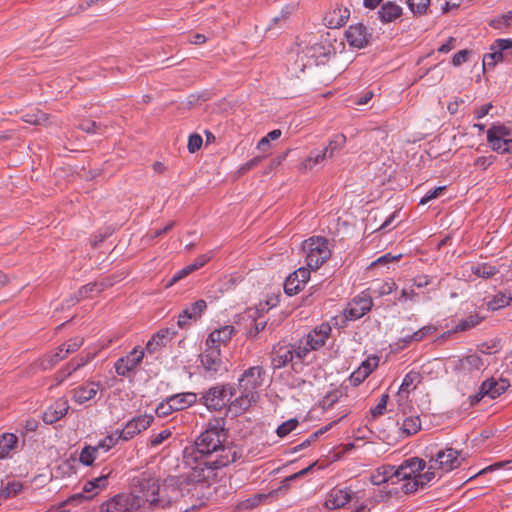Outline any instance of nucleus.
Masks as SVG:
<instances>
[{"label": "nucleus", "mask_w": 512, "mask_h": 512, "mask_svg": "<svg viewBox=\"0 0 512 512\" xmlns=\"http://www.w3.org/2000/svg\"><path fill=\"white\" fill-rule=\"evenodd\" d=\"M234 332V327L230 325L215 329L208 335L205 345L220 348L222 344H226L232 338Z\"/></svg>", "instance_id": "nucleus-21"}, {"label": "nucleus", "mask_w": 512, "mask_h": 512, "mask_svg": "<svg viewBox=\"0 0 512 512\" xmlns=\"http://www.w3.org/2000/svg\"><path fill=\"white\" fill-rule=\"evenodd\" d=\"M482 320V317H480L477 313L470 314L464 319H461L458 324L455 326L454 331L455 332H463L466 330H469L475 326H477Z\"/></svg>", "instance_id": "nucleus-41"}, {"label": "nucleus", "mask_w": 512, "mask_h": 512, "mask_svg": "<svg viewBox=\"0 0 512 512\" xmlns=\"http://www.w3.org/2000/svg\"><path fill=\"white\" fill-rule=\"evenodd\" d=\"M144 357V350L138 347L133 348L126 356L119 358L115 364V372L119 376L126 377L132 372L137 366L140 365Z\"/></svg>", "instance_id": "nucleus-15"}, {"label": "nucleus", "mask_w": 512, "mask_h": 512, "mask_svg": "<svg viewBox=\"0 0 512 512\" xmlns=\"http://www.w3.org/2000/svg\"><path fill=\"white\" fill-rule=\"evenodd\" d=\"M511 302V293L506 294L504 292H498L493 296V298L488 302L487 305L490 310H499L509 306Z\"/></svg>", "instance_id": "nucleus-35"}, {"label": "nucleus", "mask_w": 512, "mask_h": 512, "mask_svg": "<svg viewBox=\"0 0 512 512\" xmlns=\"http://www.w3.org/2000/svg\"><path fill=\"white\" fill-rule=\"evenodd\" d=\"M473 275L482 279H490L499 273V268L491 263H476L469 266Z\"/></svg>", "instance_id": "nucleus-30"}, {"label": "nucleus", "mask_w": 512, "mask_h": 512, "mask_svg": "<svg viewBox=\"0 0 512 512\" xmlns=\"http://www.w3.org/2000/svg\"><path fill=\"white\" fill-rule=\"evenodd\" d=\"M512 22V11L507 12L506 14H503L502 16L498 17L497 19H494L491 22V25L494 28H501L502 26H508Z\"/></svg>", "instance_id": "nucleus-62"}, {"label": "nucleus", "mask_w": 512, "mask_h": 512, "mask_svg": "<svg viewBox=\"0 0 512 512\" xmlns=\"http://www.w3.org/2000/svg\"><path fill=\"white\" fill-rule=\"evenodd\" d=\"M100 386V382H89L83 384L72 390V398L76 403L84 404L97 395Z\"/></svg>", "instance_id": "nucleus-20"}, {"label": "nucleus", "mask_w": 512, "mask_h": 512, "mask_svg": "<svg viewBox=\"0 0 512 512\" xmlns=\"http://www.w3.org/2000/svg\"><path fill=\"white\" fill-rule=\"evenodd\" d=\"M178 496L177 488L160 487L159 480L145 471L132 479L130 493L110 498L101 505V512H148L169 507Z\"/></svg>", "instance_id": "nucleus-1"}, {"label": "nucleus", "mask_w": 512, "mask_h": 512, "mask_svg": "<svg viewBox=\"0 0 512 512\" xmlns=\"http://www.w3.org/2000/svg\"><path fill=\"white\" fill-rule=\"evenodd\" d=\"M349 16L350 10L347 7L337 6L329 11L324 19L329 28H339L347 22Z\"/></svg>", "instance_id": "nucleus-25"}, {"label": "nucleus", "mask_w": 512, "mask_h": 512, "mask_svg": "<svg viewBox=\"0 0 512 512\" xmlns=\"http://www.w3.org/2000/svg\"><path fill=\"white\" fill-rule=\"evenodd\" d=\"M373 306L369 292L363 291L348 304L345 309V316L350 320H357L367 314Z\"/></svg>", "instance_id": "nucleus-14"}, {"label": "nucleus", "mask_w": 512, "mask_h": 512, "mask_svg": "<svg viewBox=\"0 0 512 512\" xmlns=\"http://www.w3.org/2000/svg\"><path fill=\"white\" fill-rule=\"evenodd\" d=\"M59 361V357H57L55 354H46L43 356V358L40 359V367L43 370H47L52 368L54 365H56Z\"/></svg>", "instance_id": "nucleus-57"}, {"label": "nucleus", "mask_w": 512, "mask_h": 512, "mask_svg": "<svg viewBox=\"0 0 512 512\" xmlns=\"http://www.w3.org/2000/svg\"><path fill=\"white\" fill-rule=\"evenodd\" d=\"M394 290H396V283L390 279L373 284L366 292H369L371 297H382L391 294Z\"/></svg>", "instance_id": "nucleus-32"}, {"label": "nucleus", "mask_w": 512, "mask_h": 512, "mask_svg": "<svg viewBox=\"0 0 512 512\" xmlns=\"http://www.w3.org/2000/svg\"><path fill=\"white\" fill-rule=\"evenodd\" d=\"M84 343V338L82 337H74L69 339L66 343H64L66 354L73 353L77 351Z\"/></svg>", "instance_id": "nucleus-55"}, {"label": "nucleus", "mask_w": 512, "mask_h": 512, "mask_svg": "<svg viewBox=\"0 0 512 512\" xmlns=\"http://www.w3.org/2000/svg\"><path fill=\"white\" fill-rule=\"evenodd\" d=\"M352 500V492L348 488L334 487L329 491L325 499V507L335 510L344 507Z\"/></svg>", "instance_id": "nucleus-19"}, {"label": "nucleus", "mask_w": 512, "mask_h": 512, "mask_svg": "<svg viewBox=\"0 0 512 512\" xmlns=\"http://www.w3.org/2000/svg\"><path fill=\"white\" fill-rule=\"evenodd\" d=\"M326 158L328 157L323 149H313L310 151L307 158L300 163L299 169L301 171L312 170L316 165L321 164Z\"/></svg>", "instance_id": "nucleus-31"}, {"label": "nucleus", "mask_w": 512, "mask_h": 512, "mask_svg": "<svg viewBox=\"0 0 512 512\" xmlns=\"http://www.w3.org/2000/svg\"><path fill=\"white\" fill-rule=\"evenodd\" d=\"M397 476L399 483L402 482L400 489L405 494L415 493L434 480V472L428 470L426 461L418 457L404 460L397 467Z\"/></svg>", "instance_id": "nucleus-4"}, {"label": "nucleus", "mask_w": 512, "mask_h": 512, "mask_svg": "<svg viewBox=\"0 0 512 512\" xmlns=\"http://www.w3.org/2000/svg\"><path fill=\"white\" fill-rule=\"evenodd\" d=\"M107 286H108V284H106L104 282L88 283V284L82 286L77 291V293L74 295V297H72L70 299L69 302L71 305H74L75 303H77L85 298L92 297L94 294L101 293Z\"/></svg>", "instance_id": "nucleus-27"}, {"label": "nucleus", "mask_w": 512, "mask_h": 512, "mask_svg": "<svg viewBox=\"0 0 512 512\" xmlns=\"http://www.w3.org/2000/svg\"><path fill=\"white\" fill-rule=\"evenodd\" d=\"M437 331V328L434 325H426L420 328L419 330L411 333V339L416 340L417 342L423 341L428 336L434 334Z\"/></svg>", "instance_id": "nucleus-50"}, {"label": "nucleus", "mask_w": 512, "mask_h": 512, "mask_svg": "<svg viewBox=\"0 0 512 512\" xmlns=\"http://www.w3.org/2000/svg\"><path fill=\"white\" fill-rule=\"evenodd\" d=\"M306 359V349L300 347L299 343L280 342L273 347L271 361L276 369L291 364L294 370L301 367Z\"/></svg>", "instance_id": "nucleus-6"}, {"label": "nucleus", "mask_w": 512, "mask_h": 512, "mask_svg": "<svg viewBox=\"0 0 512 512\" xmlns=\"http://www.w3.org/2000/svg\"><path fill=\"white\" fill-rule=\"evenodd\" d=\"M207 308V303L203 299H199L189 306L185 307L178 315L177 325L179 328H187L192 321H197Z\"/></svg>", "instance_id": "nucleus-16"}, {"label": "nucleus", "mask_w": 512, "mask_h": 512, "mask_svg": "<svg viewBox=\"0 0 512 512\" xmlns=\"http://www.w3.org/2000/svg\"><path fill=\"white\" fill-rule=\"evenodd\" d=\"M510 387L509 380L499 377H491L483 381L477 393L468 397L469 405L476 406L485 397L496 399L505 393Z\"/></svg>", "instance_id": "nucleus-9"}, {"label": "nucleus", "mask_w": 512, "mask_h": 512, "mask_svg": "<svg viewBox=\"0 0 512 512\" xmlns=\"http://www.w3.org/2000/svg\"><path fill=\"white\" fill-rule=\"evenodd\" d=\"M234 396V387L227 384L222 386H213L201 394L198 402L204 405L210 411H220L231 404Z\"/></svg>", "instance_id": "nucleus-8"}, {"label": "nucleus", "mask_w": 512, "mask_h": 512, "mask_svg": "<svg viewBox=\"0 0 512 512\" xmlns=\"http://www.w3.org/2000/svg\"><path fill=\"white\" fill-rule=\"evenodd\" d=\"M461 453L450 447L438 448L436 446L427 447L424 450V456L428 460V470L434 472V479L440 478L442 473H448L461 465Z\"/></svg>", "instance_id": "nucleus-5"}, {"label": "nucleus", "mask_w": 512, "mask_h": 512, "mask_svg": "<svg viewBox=\"0 0 512 512\" xmlns=\"http://www.w3.org/2000/svg\"><path fill=\"white\" fill-rule=\"evenodd\" d=\"M310 271L308 267H300L291 273L284 283V291L287 295L293 296L303 289L304 285L310 279Z\"/></svg>", "instance_id": "nucleus-17"}, {"label": "nucleus", "mask_w": 512, "mask_h": 512, "mask_svg": "<svg viewBox=\"0 0 512 512\" xmlns=\"http://www.w3.org/2000/svg\"><path fill=\"white\" fill-rule=\"evenodd\" d=\"M420 381V373L416 371H410L404 376L399 390L403 392H409L411 389H415Z\"/></svg>", "instance_id": "nucleus-40"}, {"label": "nucleus", "mask_w": 512, "mask_h": 512, "mask_svg": "<svg viewBox=\"0 0 512 512\" xmlns=\"http://www.w3.org/2000/svg\"><path fill=\"white\" fill-rule=\"evenodd\" d=\"M227 434L219 420L209 423L197 437L195 448L202 458L201 464L207 469L218 470L236 462L241 457L240 449L225 444Z\"/></svg>", "instance_id": "nucleus-2"}, {"label": "nucleus", "mask_w": 512, "mask_h": 512, "mask_svg": "<svg viewBox=\"0 0 512 512\" xmlns=\"http://www.w3.org/2000/svg\"><path fill=\"white\" fill-rule=\"evenodd\" d=\"M110 473H111V470H108L107 468H105L103 470V473L100 476L94 478L91 481H88L85 484L84 490L86 492H91L95 488H104V487H106V485L108 483V477H109Z\"/></svg>", "instance_id": "nucleus-42"}, {"label": "nucleus", "mask_w": 512, "mask_h": 512, "mask_svg": "<svg viewBox=\"0 0 512 512\" xmlns=\"http://www.w3.org/2000/svg\"><path fill=\"white\" fill-rule=\"evenodd\" d=\"M18 437L13 433H3L0 435V459H6L11 456V452L17 448Z\"/></svg>", "instance_id": "nucleus-29"}, {"label": "nucleus", "mask_w": 512, "mask_h": 512, "mask_svg": "<svg viewBox=\"0 0 512 512\" xmlns=\"http://www.w3.org/2000/svg\"><path fill=\"white\" fill-rule=\"evenodd\" d=\"M487 367V363L477 353L469 354L453 361V370L458 377H476Z\"/></svg>", "instance_id": "nucleus-10"}, {"label": "nucleus", "mask_w": 512, "mask_h": 512, "mask_svg": "<svg viewBox=\"0 0 512 512\" xmlns=\"http://www.w3.org/2000/svg\"><path fill=\"white\" fill-rule=\"evenodd\" d=\"M421 429V421L418 416H409L406 417L402 425L400 427V435L403 437H408L416 434Z\"/></svg>", "instance_id": "nucleus-33"}, {"label": "nucleus", "mask_w": 512, "mask_h": 512, "mask_svg": "<svg viewBox=\"0 0 512 512\" xmlns=\"http://www.w3.org/2000/svg\"><path fill=\"white\" fill-rule=\"evenodd\" d=\"M332 328L328 323H322L301 338L298 343L306 349V357L313 350L323 347L330 337Z\"/></svg>", "instance_id": "nucleus-11"}, {"label": "nucleus", "mask_w": 512, "mask_h": 512, "mask_svg": "<svg viewBox=\"0 0 512 512\" xmlns=\"http://www.w3.org/2000/svg\"><path fill=\"white\" fill-rule=\"evenodd\" d=\"M511 131L504 125H493L487 131V141L493 138L510 139Z\"/></svg>", "instance_id": "nucleus-45"}, {"label": "nucleus", "mask_w": 512, "mask_h": 512, "mask_svg": "<svg viewBox=\"0 0 512 512\" xmlns=\"http://www.w3.org/2000/svg\"><path fill=\"white\" fill-rule=\"evenodd\" d=\"M22 119L29 124L42 125L47 122L48 116L41 110L31 109L22 116Z\"/></svg>", "instance_id": "nucleus-39"}, {"label": "nucleus", "mask_w": 512, "mask_h": 512, "mask_svg": "<svg viewBox=\"0 0 512 512\" xmlns=\"http://www.w3.org/2000/svg\"><path fill=\"white\" fill-rule=\"evenodd\" d=\"M401 14L402 8L390 1L384 3L378 11L379 18L383 23H390L399 18Z\"/></svg>", "instance_id": "nucleus-28"}, {"label": "nucleus", "mask_w": 512, "mask_h": 512, "mask_svg": "<svg viewBox=\"0 0 512 512\" xmlns=\"http://www.w3.org/2000/svg\"><path fill=\"white\" fill-rule=\"evenodd\" d=\"M69 410L67 400L60 399L49 407L43 415V421L47 424H53L63 418Z\"/></svg>", "instance_id": "nucleus-24"}, {"label": "nucleus", "mask_w": 512, "mask_h": 512, "mask_svg": "<svg viewBox=\"0 0 512 512\" xmlns=\"http://www.w3.org/2000/svg\"><path fill=\"white\" fill-rule=\"evenodd\" d=\"M93 358H94V354H92V353H85V354L79 355L78 357L72 359L68 363L70 371H73V372L77 371L81 367L88 364Z\"/></svg>", "instance_id": "nucleus-46"}, {"label": "nucleus", "mask_w": 512, "mask_h": 512, "mask_svg": "<svg viewBox=\"0 0 512 512\" xmlns=\"http://www.w3.org/2000/svg\"><path fill=\"white\" fill-rule=\"evenodd\" d=\"M388 399H389L388 394L384 393L381 395L377 405L370 409V412H371V415L373 416V418H378L385 413Z\"/></svg>", "instance_id": "nucleus-51"}, {"label": "nucleus", "mask_w": 512, "mask_h": 512, "mask_svg": "<svg viewBox=\"0 0 512 512\" xmlns=\"http://www.w3.org/2000/svg\"><path fill=\"white\" fill-rule=\"evenodd\" d=\"M445 186L435 187L431 190H429L420 200V204L424 205L428 203L429 201L439 197L441 193L445 190Z\"/></svg>", "instance_id": "nucleus-61"}, {"label": "nucleus", "mask_w": 512, "mask_h": 512, "mask_svg": "<svg viewBox=\"0 0 512 512\" xmlns=\"http://www.w3.org/2000/svg\"><path fill=\"white\" fill-rule=\"evenodd\" d=\"M340 392L338 390L327 393L320 402L323 409H330L339 399Z\"/></svg>", "instance_id": "nucleus-54"}, {"label": "nucleus", "mask_w": 512, "mask_h": 512, "mask_svg": "<svg viewBox=\"0 0 512 512\" xmlns=\"http://www.w3.org/2000/svg\"><path fill=\"white\" fill-rule=\"evenodd\" d=\"M168 397L176 412L188 409L198 402V395L194 392L176 393Z\"/></svg>", "instance_id": "nucleus-26"}, {"label": "nucleus", "mask_w": 512, "mask_h": 512, "mask_svg": "<svg viewBox=\"0 0 512 512\" xmlns=\"http://www.w3.org/2000/svg\"><path fill=\"white\" fill-rule=\"evenodd\" d=\"M298 424L299 422L296 418L289 419L278 426L276 433L279 437L283 438L287 436L290 432L295 430Z\"/></svg>", "instance_id": "nucleus-49"}, {"label": "nucleus", "mask_w": 512, "mask_h": 512, "mask_svg": "<svg viewBox=\"0 0 512 512\" xmlns=\"http://www.w3.org/2000/svg\"><path fill=\"white\" fill-rule=\"evenodd\" d=\"M171 431L169 429H164L155 436H153L149 442V446L151 448H155L161 445L165 440H167L171 436Z\"/></svg>", "instance_id": "nucleus-56"}, {"label": "nucleus", "mask_w": 512, "mask_h": 512, "mask_svg": "<svg viewBox=\"0 0 512 512\" xmlns=\"http://www.w3.org/2000/svg\"><path fill=\"white\" fill-rule=\"evenodd\" d=\"M176 412L169 397L162 400L156 407L155 413L160 418H165Z\"/></svg>", "instance_id": "nucleus-47"}, {"label": "nucleus", "mask_w": 512, "mask_h": 512, "mask_svg": "<svg viewBox=\"0 0 512 512\" xmlns=\"http://www.w3.org/2000/svg\"><path fill=\"white\" fill-rule=\"evenodd\" d=\"M345 38L351 47L361 49L369 43L371 33L362 23H357L349 26L345 32Z\"/></svg>", "instance_id": "nucleus-18"}, {"label": "nucleus", "mask_w": 512, "mask_h": 512, "mask_svg": "<svg viewBox=\"0 0 512 512\" xmlns=\"http://www.w3.org/2000/svg\"><path fill=\"white\" fill-rule=\"evenodd\" d=\"M213 256H214L213 251H209L205 254L198 256L191 264H189L190 270L195 271V270H198L199 268L203 267L206 263H208L213 258Z\"/></svg>", "instance_id": "nucleus-53"}, {"label": "nucleus", "mask_w": 512, "mask_h": 512, "mask_svg": "<svg viewBox=\"0 0 512 512\" xmlns=\"http://www.w3.org/2000/svg\"><path fill=\"white\" fill-rule=\"evenodd\" d=\"M378 366V358H368L361 363L357 370L350 375V382L353 385H359L362 383Z\"/></svg>", "instance_id": "nucleus-23"}, {"label": "nucleus", "mask_w": 512, "mask_h": 512, "mask_svg": "<svg viewBox=\"0 0 512 512\" xmlns=\"http://www.w3.org/2000/svg\"><path fill=\"white\" fill-rule=\"evenodd\" d=\"M330 427H331V424H329V425H327V426H325V427H323V428L319 429V430H318V431H316L315 433L311 434V435L309 436V438H308V439H306L305 441H303L301 444H299V445L295 448V450H301V449H304V448L308 447V446L311 444V442L315 441L319 435H321V434H323L324 432L328 431Z\"/></svg>", "instance_id": "nucleus-60"}, {"label": "nucleus", "mask_w": 512, "mask_h": 512, "mask_svg": "<svg viewBox=\"0 0 512 512\" xmlns=\"http://www.w3.org/2000/svg\"><path fill=\"white\" fill-rule=\"evenodd\" d=\"M117 436L118 432L117 430H115L111 434L107 435L105 438L101 439L95 446V448H98V452H108L111 448L116 446L119 441H121V439L118 438Z\"/></svg>", "instance_id": "nucleus-43"}, {"label": "nucleus", "mask_w": 512, "mask_h": 512, "mask_svg": "<svg viewBox=\"0 0 512 512\" xmlns=\"http://www.w3.org/2000/svg\"><path fill=\"white\" fill-rule=\"evenodd\" d=\"M175 331L171 328L159 330L146 344V351L150 354L155 353L158 349L165 346L173 339Z\"/></svg>", "instance_id": "nucleus-22"}, {"label": "nucleus", "mask_w": 512, "mask_h": 512, "mask_svg": "<svg viewBox=\"0 0 512 512\" xmlns=\"http://www.w3.org/2000/svg\"><path fill=\"white\" fill-rule=\"evenodd\" d=\"M266 372L262 366L246 369L238 380L240 396L235 398L228 410L238 415L248 410L259 398L258 390L263 386Z\"/></svg>", "instance_id": "nucleus-3"}, {"label": "nucleus", "mask_w": 512, "mask_h": 512, "mask_svg": "<svg viewBox=\"0 0 512 512\" xmlns=\"http://www.w3.org/2000/svg\"><path fill=\"white\" fill-rule=\"evenodd\" d=\"M494 50L504 53L512 48V39H497L493 44Z\"/></svg>", "instance_id": "nucleus-63"}, {"label": "nucleus", "mask_w": 512, "mask_h": 512, "mask_svg": "<svg viewBox=\"0 0 512 512\" xmlns=\"http://www.w3.org/2000/svg\"><path fill=\"white\" fill-rule=\"evenodd\" d=\"M346 143V137L343 134H337L329 140L328 145L323 149L328 158H332L338 151H340Z\"/></svg>", "instance_id": "nucleus-36"}, {"label": "nucleus", "mask_w": 512, "mask_h": 512, "mask_svg": "<svg viewBox=\"0 0 512 512\" xmlns=\"http://www.w3.org/2000/svg\"><path fill=\"white\" fill-rule=\"evenodd\" d=\"M153 420V416L147 414L136 416L129 420L123 429H117V437L120 438L123 442L129 441L140 434L142 431L148 429L153 423Z\"/></svg>", "instance_id": "nucleus-13"}, {"label": "nucleus", "mask_w": 512, "mask_h": 512, "mask_svg": "<svg viewBox=\"0 0 512 512\" xmlns=\"http://www.w3.org/2000/svg\"><path fill=\"white\" fill-rule=\"evenodd\" d=\"M488 141L493 151L498 153H512V139L493 138Z\"/></svg>", "instance_id": "nucleus-44"}, {"label": "nucleus", "mask_w": 512, "mask_h": 512, "mask_svg": "<svg viewBox=\"0 0 512 512\" xmlns=\"http://www.w3.org/2000/svg\"><path fill=\"white\" fill-rule=\"evenodd\" d=\"M203 140L199 134H192L189 136L187 148L190 153H195L202 146Z\"/></svg>", "instance_id": "nucleus-59"}, {"label": "nucleus", "mask_w": 512, "mask_h": 512, "mask_svg": "<svg viewBox=\"0 0 512 512\" xmlns=\"http://www.w3.org/2000/svg\"><path fill=\"white\" fill-rule=\"evenodd\" d=\"M305 263L311 270H317L331 257L329 241L322 236H312L302 244Z\"/></svg>", "instance_id": "nucleus-7"}, {"label": "nucleus", "mask_w": 512, "mask_h": 512, "mask_svg": "<svg viewBox=\"0 0 512 512\" xmlns=\"http://www.w3.org/2000/svg\"><path fill=\"white\" fill-rule=\"evenodd\" d=\"M191 272H193L192 270H190V266L187 265L185 266L184 268H182L181 270L177 271L173 276L172 278L170 279L169 281V284L168 286H171L173 284H175L176 282H178L179 280L185 278L186 276H188Z\"/></svg>", "instance_id": "nucleus-64"}, {"label": "nucleus", "mask_w": 512, "mask_h": 512, "mask_svg": "<svg viewBox=\"0 0 512 512\" xmlns=\"http://www.w3.org/2000/svg\"><path fill=\"white\" fill-rule=\"evenodd\" d=\"M201 365L204 376L214 379L217 375L225 371L223 361L220 355V348L206 346L204 352L200 355Z\"/></svg>", "instance_id": "nucleus-12"}, {"label": "nucleus", "mask_w": 512, "mask_h": 512, "mask_svg": "<svg viewBox=\"0 0 512 512\" xmlns=\"http://www.w3.org/2000/svg\"><path fill=\"white\" fill-rule=\"evenodd\" d=\"M99 455L98 448L95 446L86 445L82 448L79 461L84 466H91Z\"/></svg>", "instance_id": "nucleus-38"}, {"label": "nucleus", "mask_w": 512, "mask_h": 512, "mask_svg": "<svg viewBox=\"0 0 512 512\" xmlns=\"http://www.w3.org/2000/svg\"><path fill=\"white\" fill-rule=\"evenodd\" d=\"M381 474L386 478V481L392 485L399 484L397 476V467L386 465L378 468Z\"/></svg>", "instance_id": "nucleus-48"}, {"label": "nucleus", "mask_w": 512, "mask_h": 512, "mask_svg": "<svg viewBox=\"0 0 512 512\" xmlns=\"http://www.w3.org/2000/svg\"><path fill=\"white\" fill-rule=\"evenodd\" d=\"M24 486L20 481H8L5 485L0 489V498L1 499H9L17 496L23 490Z\"/></svg>", "instance_id": "nucleus-34"}, {"label": "nucleus", "mask_w": 512, "mask_h": 512, "mask_svg": "<svg viewBox=\"0 0 512 512\" xmlns=\"http://www.w3.org/2000/svg\"><path fill=\"white\" fill-rule=\"evenodd\" d=\"M386 496L382 490H374L372 495L363 503L357 505L353 512H368L375 503L381 501Z\"/></svg>", "instance_id": "nucleus-37"}, {"label": "nucleus", "mask_w": 512, "mask_h": 512, "mask_svg": "<svg viewBox=\"0 0 512 512\" xmlns=\"http://www.w3.org/2000/svg\"><path fill=\"white\" fill-rule=\"evenodd\" d=\"M429 3L430 0H407L410 10L415 14L424 13L428 8Z\"/></svg>", "instance_id": "nucleus-52"}, {"label": "nucleus", "mask_w": 512, "mask_h": 512, "mask_svg": "<svg viewBox=\"0 0 512 512\" xmlns=\"http://www.w3.org/2000/svg\"><path fill=\"white\" fill-rule=\"evenodd\" d=\"M80 128H81V130H83L87 133L96 134V133H100L101 124L96 123L95 121H92V120H83L80 123Z\"/></svg>", "instance_id": "nucleus-58"}]
</instances>
